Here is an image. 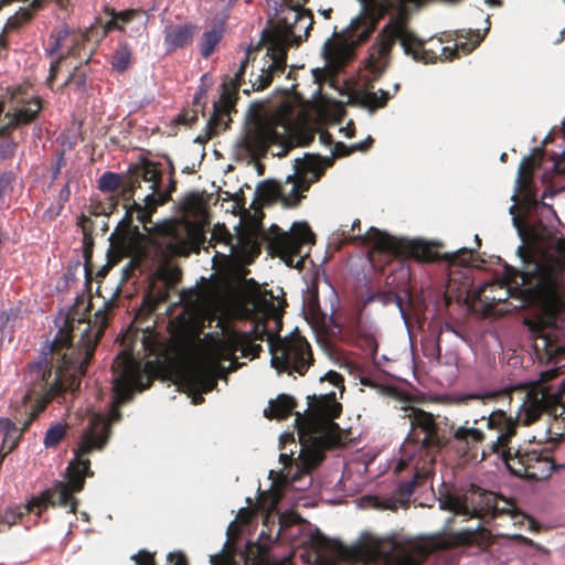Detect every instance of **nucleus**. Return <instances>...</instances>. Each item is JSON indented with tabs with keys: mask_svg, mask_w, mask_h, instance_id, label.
I'll return each instance as SVG.
<instances>
[{
	"mask_svg": "<svg viewBox=\"0 0 565 565\" xmlns=\"http://www.w3.org/2000/svg\"><path fill=\"white\" fill-rule=\"evenodd\" d=\"M109 306L110 301L104 302L94 315L97 327H86L77 341L71 331L60 328L52 341L41 344L35 360L26 364L23 375L26 395L35 399L38 412L51 401H66L67 393L75 394L81 390L82 380L109 322Z\"/></svg>",
	"mask_w": 565,
	"mask_h": 565,
	"instance_id": "nucleus-1",
	"label": "nucleus"
},
{
	"mask_svg": "<svg viewBox=\"0 0 565 565\" xmlns=\"http://www.w3.org/2000/svg\"><path fill=\"white\" fill-rule=\"evenodd\" d=\"M137 384V370L128 356H117L111 366V402L108 413H94L88 426L83 430L75 456L68 463L67 481L55 480L39 495L32 497L25 504L30 513L41 516L50 507H61L67 513H75L78 500L71 497L83 490L86 477H93L90 460L86 458L94 450H103L111 434V424L121 419L119 406L132 399Z\"/></svg>",
	"mask_w": 565,
	"mask_h": 565,
	"instance_id": "nucleus-2",
	"label": "nucleus"
},
{
	"mask_svg": "<svg viewBox=\"0 0 565 565\" xmlns=\"http://www.w3.org/2000/svg\"><path fill=\"white\" fill-rule=\"evenodd\" d=\"M296 158L292 164V173L287 174L285 182L276 180L260 181L254 193L253 203L258 199L266 201L281 199L288 207H295L299 204L302 195L300 192L308 191L310 185L317 182L323 174V168L318 159Z\"/></svg>",
	"mask_w": 565,
	"mask_h": 565,
	"instance_id": "nucleus-3",
	"label": "nucleus"
},
{
	"mask_svg": "<svg viewBox=\"0 0 565 565\" xmlns=\"http://www.w3.org/2000/svg\"><path fill=\"white\" fill-rule=\"evenodd\" d=\"M381 41L397 40L406 55H411L415 61L433 63L438 58L451 61L455 57L472 52L484 38H428L429 41L436 40L433 46L427 47L424 38H376Z\"/></svg>",
	"mask_w": 565,
	"mask_h": 565,
	"instance_id": "nucleus-4",
	"label": "nucleus"
},
{
	"mask_svg": "<svg viewBox=\"0 0 565 565\" xmlns=\"http://www.w3.org/2000/svg\"><path fill=\"white\" fill-rule=\"evenodd\" d=\"M392 43L390 41L377 40L369 49V55L363 62V74L361 81L364 87L359 93L361 103L374 110L383 107L391 95L387 90L380 88L377 92H371L373 83L377 81L385 72L388 64Z\"/></svg>",
	"mask_w": 565,
	"mask_h": 565,
	"instance_id": "nucleus-5",
	"label": "nucleus"
},
{
	"mask_svg": "<svg viewBox=\"0 0 565 565\" xmlns=\"http://www.w3.org/2000/svg\"><path fill=\"white\" fill-rule=\"evenodd\" d=\"M360 553L382 565H411L408 544L401 539L377 536L371 532H362L356 541Z\"/></svg>",
	"mask_w": 565,
	"mask_h": 565,
	"instance_id": "nucleus-6",
	"label": "nucleus"
},
{
	"mask_svg": "<svg viewBox=\"0 0 565 565\" xmlns=\"http://www.w3.org/2000/svg\"><path fill=\"white\" fill-rule=\"evenodd\" d=\"M277 233L276 247L281 260L290 268L301 270L308 253L302 255L303 245L315 244V234L307 222H294L289 231H281L278 225H271Z\"/></svg>",
	"mask_w": 565,
	"mask_h": 565,
	"instance_id": "nucleus-7",
	"label": "nucleus"
},
{
	"mask_svg": "<svg viewBox=\"0 0 565 565\" xmlns=\"http://www.w3.org/2000/svg\"><path fill=\"white\" fill-rule=\"evenodd\" d=\"M305 38H259L256 49L266 46V56L270 62L267 66L268 74L259 75L253 84L255 90L267 88L274 73H284L287 66V51L290 45H300Z\"/></svg>",
	"mask_w": 565,
	"mask_h": 565,
	"instance_id": "nucleus-8",
	"label": "nucleus"
},
{
	"mask_svg": "<svg viewBox=\"0 0 565 565\" xmlns=\"http://www.w3.org/2000/svg\"><path fill=\"white\" fill-rule=\"evenodd\" d=\"M106 19H97V23L106 35L109 32L139 33L147 30L149 14L143 9H126L116 11L114 8L106 7Z\"/></svg>",
	"mask_w": 565,
	"mask_h": 565,
	"instance_id": "nucleus-9",
	"label": "nucleus"
},
{
	"mask_svg": "<svg viewBox=\"0 0 565 565\" xmlns=\"http://www.w3.org/2000/svg\"><path fill=\"white\" fill-rule=\"evenodd\" d=\"M311 362L310 345L302 339L285 342L281 354L274 353L270 359L271 367H275L278 372H297L299 375H305Z\"/></svg>",
	"mask_w": 565,
	"mask_h": 565,
	"instance_id": "nucleus-10",
	"label": "nucleus"
},
{
	"mask_svg": "<svg viewBox=\"0 0 565 565\" xmlns=\"http://www.w3.org/2000/svg\"><path fill=\"white\" fill-rule=\"evenodd\" d=\"M354 238L363 244L371 241H374L379 245L394 244L403 253L419 262H429L434 259L433 252L429 249L427 243L420 238H395L387 232L381 231L374 226H371L365 234H359Z\"/></svg>",
	"mask_w": 565,
	"mask_h": 565,
	"instance_id": "nucleus-11",
	"label": "nucleus"
},
{
	"mask_svg": "<svg viewBox=\"0 0 565 565\" xmlns=\"http://www.w3.org/2000/svg\"><path fill=\"white\" fill-rule=\"evenodd\" d=\"M313 17L301 9L286 8L280 11L276 30L264 29L260 35H310Z\"/></svg>",
	"mask_w": 565,
	"mask_h": 565,
	"instance_id": "nucleus-12",
	"label": "nucleus"
},
{
	"mask_svg": "<svg viewBox=\"0 0 565 565\" xmlns=\"http://www.w3.org/2000/svg\"><path fill=\"white\" fill-rule=\"evenodd\" d=\"M366 38H327L321 55L324 60V66L342 67L353 61L356 56V50L363 44Z\"/></svg>",
	"mask_w": 565,
	"mask_h": 565,
	"instance_id": "nucleus-13",
	"label": "nucleus"
},
{
	"mask_svg": "<svg viewBox=\"0 0 565 565\" xmlns=\"http://www.w3.org/2000/svg\"><path fill=\"white\" fill-rule=\"evenodd\" d=\"M282 135L271 125L259 124L246 130L237 140L236 147L250 153L265 152L270 145L279 143Z\"/></svg>",
	"mask_w": 565,
	"mask_h": 565,
	"instance_id": "nucleus-14",
	"label": "nucleus"
},
{
	"mask_svg": "<svg viewBox=\"0 0 565 565\" xmlns=\"http://www.w3.org/2000/svg\"><path fill=\"white\" fill-rule=\"evenodd\" d=\"M307 399L308 402L303 413H296V420L305 416L308 412L315 414L316 417H337L341 409V405L337 402V393L334 391L318 395H308Z\"/></svg>",
	"mask_w": 565,
	"mask_h": 565,
	"instance_id": "nucleus-15",
	"label": "nucleus"
},
{
	"mask_svg": "<svg viewBox=\"0 0 565 565\" xmlns=\"http://www.w3.org/2000/svg\"><path fill=\"white\" fill-rule=\"evenodd\" d=\"M430 478L431 473L429 470L416 469L413 472L411 479L398 481L394 490V502L390 505V508L395 510L398 507H406L414 491L422 487Z\"/></svg>",
	"mask_w": 565,
	"mask_h": 565,
	"instance_id": "nucleus-16",
	"label": "nucleus"
},
{
	"mask_svg": "<svg viewBox=\"0 0 565 565\" xmlns=\"http://www.w3.org/2000/svg\"><path fill=\"white\" fill-rule=\"evenodd\" d=\"M222 93L220 95L218 100L213 103V113L210 119L206 121V131L210 136H213L217 132L218 126L223 121V117L227 116L228 109L232 105V93L227 88V84L224 82L221 85Z\"/></svg>",
	"mask_w": 565,
	"mask_h": 565,
	"instance_id": "nucleus-17",
	"label": "nucleus"
},
{
	"mask_svg": "<svg viewBox=\"0 0 565 565\" xmlns=\"http://www.w3.org/2000/svg\"><path fill=\"white\" fill-rule=\"evenodd\" d=\"M439 509L450 511L455 516H462L463 520L480 519L482 510L469 504L467 500L459 498L445 497L439 498Z\"/></svg>",
	"mask_w": 565,
	"mask_h": 565,
	"instance_id": "nucleus-18",
	"label": "nucleus"
},
{
	"mask_svg": "<svg viewBox=\"0 0 565 565\" xmlns=\"http://www.w3.org/2000/svg\"><path fill=\"white\" fill-rule=\"evenodd\" d=\"M43 7V0H33L28 8H20L13 15H11L3 24L0 35L8 33L19 32L25 23L30 22L34 11Z\"/></svg>",
	"mask_w": 565,
	"mask_h": 565,
	"instance_id": "nucleus-19",
	"label": "nucleus"
},
{
	"mask_svg": "<svg viewBox=\"0 0 565 565\" xmlns=\"http://www.w3.org/2000/svg\"><path fill=\"white\" fill-rule=\"evenodd\" d=\"M313 466V462L309 465H300L296 463L291 466L286 472H284L281 478H284L294 489L298 491L307 490L312 483V477L310 475V468Z\"/></svg>",
	"mask_w": 565,
	"mask_h": 565,
	"instance_id": "nucleus-20",
	"label": "nucleus"
},
{
	"mask_svg": "<svg viewBox=\"0 0 565 565\" xmlns=\"http://www.w3.org/2000/svg\"><path fill=\"white\" fill-rule=\"evenodd\" d=\"M266 329L253 326L249 333H241L234 339V345L241 350L243 356H247V352H257L262 350V345L256 341H263L266 337Z\"/></svg>",
	"mask_w": 565,
	"mask_h": 565,
	"instance_id": "nucleus-21",
	"label": "nucleus"
},
{
	"mask_svg": "<svg viewBox=\"0 0 565 565\" xmlns=\"http://www.w3.org/2000/svg\"><path fill=\"white\" fill-rule=\"evenodd\" d=\"M295 406V397L281 393L274 401H269V406L264 409V415L267 418H285L294 412Z\"/></svg>",
	"mask_w": 565,
	"mask_h": 565,
	"instance_id": "nucleus-22",
	"label": "nucleus"
},
{
	"mask_svg": "<svg viewBox=\"0 0 565 565\" xmlns=\"http://www.w3.org/2000/svg\"><path fill=\"white\" fill-rule=\"evenodd\" d=\"M90 257V252L84 253V265L82 263V259L79 255L73 256L67 264L66 271L62 276V280L65 281V285H70L74 282L77 279V274L81 270L83 266V273L85 276V285L89 286L90 284V276L87 267L88 258Z\"/></svg>",
	"mask_w": 565,
	"mask_h": 565,
	"instance_id": "nucleus-23",
	"label": "nucleus"
},
{
	"mask_svg": "<svg viewBox=\"0 0 565 565\" xmlns=\"http://www.w3.org/2000/svg\"><path fill=\"white\" fill-rule=\"evenodd\" d=\"M440 338H441V330H438L436 333L427 334L422 339L423 354L429 361H436V362L440 361V358H441Z\"/></svg>",
	"mask_w": 565,
	"mask_h": 565,
	"instance_id": "nucleus-24",
	"label": "nucleus"
},
{
	"mask_svg": "<svg viewBox=\"0 0 565 565\" xmlns=\"http://www.w3.org/2000/svg\"><path fill=\"white\" fill-rule=\"evenodd\" d=\"M131 49L127 43H120L113 52L110 64L114 71L124 73L129 67Z\"/></svg>",
	"mask_w": 565,
	"mask_h": 565,
	"instance_id": "nucleus-25",
	"label": "nucleus"
},
{
	"mask_svg": "<svg viewBox=\"0 0 565 565\" xmlns=\"http://www.w3.org/2000/svg\"><path fill=\"white\" fill-rule=\"evenodd\" d=\"M136 175L145 182L157 183L160 185L162 178V170L159 164L153 161H145L137 168Z\"/></svg>",
	"mask_w": 565,
	"mask_h": 565,
	"instance_id": "nucleus-26",
	"label": "nucleus"
},
{
	"mask_svg": "<svg viewBox=\"0 0 565 565\" xmlns=\"http://www.w3.org/2000/svg\"><path fill=\"white\" fill-rule=\"evenodd\" d=\"M552 134H547L545 136V138L543 139L542 141V145L541 146H536L532 149V152L527 156H524L523 159H522V162L520 163L519 168H518V172H516V179H515V189H514V192L511 196V200H515L520 189H521V185H522V177H523V170H524V167L525 164H527V162H530L533 158L534 154L539 153V152H542L543 151V146L544 145H547L548 142H552Z\"/></svg>",
	"mask_w": 565,
	"mask_h": 565,
	"instance_id": "nucleus-27",
	"label": "nucleus"
},
{
	"mask_svg": "<svg viewBox=\"0 0 565 565\" xmlns=\"http://www.w3.org/2000/svg\"><path fill=\"white\" fill-rule=\"evenodd\" d=\"M504 505L499 507L495 502H491L490 500L487 501V510L488 513H490L492 516L497 515H509L512 520H518L519 518L525 519V516L522 514V512L510 501L503 500Z\"/></svg>",
	"mask_w": 565,
	"mask_h": 565,
	"instance_id": "nucleus-28",
	"label": "nucleus"
},
{
	"mask_svg": "<svg viewBox=\"0 0 565 565\" xmlns=\"http://www.w3.org/2000/svg\"><path fill=\"white\" fill-rule=\"evenodd\" d=\"M192 38H163L162 42L158 38L156 43L159 55H168L177 49H182L191 43Z\"/></svg>",
	"mask_w": 565,
	"mask_h": 565,
	"instance_id": "nucleus-29",
	"label": "nucleus"
},
{
	"mask_svg": "<svg viewBox=\"0 0 565 565\" xmlns=\"http://www.w3.org/2000/svg\"><path fill=\"white\" fill-rule=\"evenodd\" d=\"M192 385L201 393L206 394L215 390L217 381L203 372H194L190 375Z\"/></svg>",
	"mask_w": 565,
	"mask_h": 565,
	"instance_id": "nucleus-30",
	"label": "nucleus"
},
{
	"mask_svg": "<svg viewBox=\"0 0 565 565\" xmlns=\"http://www.w3.org/2000/svg\"><path fill=\"white\" fill-rule=\"evenodd\" d=\"M66 435V427L62 423L57 422L50 426L45 433L43 444L45 448H52L57 446Z\"/></svg>",
	"mask_w": 565,
	"mask_h": 565,
	"instance_id": "nucleus-31",
	"label": "nucleus"
},
{
	"mask_svg": "<svg viewBox=\"0 0 565 565\" xmlns=\"http://www.w3.org/2000/svg\"><path fill=\"white\" fill-rule=\"evenodd\" d=\"M39 110H40V106H38L36 109H32V108L18 109L14 113V115L10 118L7 126L10 128H17L21 124H29L38 117Z\"/></svg>",
	"mask_w": 565,
	"mask_h": 565,
	"instance_id": "nucleus-32",
	"label": "nucleus"
},
{
	"mask_svg": "<svg viewBox=\"0 0 565 565\" xmlns=\"http://www.w3.org/2000/svg\"><path fill=\"white\" fill-rule=\"evenodd\" d=\"M373 142V138L371 136H367L365 140L359 141L356 143L351 145L349 148L345 143L339 141L334 146L333 154L337 156H345L353 151H366Z\"/></svg>",
	"mask_w": 565,
	"mask_h": 565,
	"instance_id": "nucleus-33",
	"label": "nucleus"
},
{
	"mask_svg": "<svg viewBox=\"0 0 565 565\" xmlns=\"http://www.w3.org/2000/svg\"><path fill=\"white\" fill-rule=\"evenodd\" d=\"M121 182L119 173L106 171L98 179V189L102 192H114L116 191Z\"/></svg>",
	"mask_w": 565,
	"mask_h": 565,
	"instance_id": "nucleus-34",
	"label": "nucleus"
},
{
	"mask_svg": "<svg viewBox=\"0 0 565 565\" xmlns=\"http://www.w3.org/2000/svg\"><path fill=\"white\" fill-rule=\"evenodd\" d=\"M9 129H10V127H8V126L0 127V137L3 138V140L0 142V159L1 160H7V159L11 158L14 154L17 147H18V142H15L13 139L7 137Z\"/></svg>",
	"mask_w": 565,
	"mask_h": 565,
	"instance_id": "nucleus-35",
	"label": "nucleus"
},
{
	"mask_svg": "<svg viewBox=\"0 0 565 565\" xmlns=\"http://www.w3.org/2000/svg\"><path fill=\"white\" fill-rule=\"evenodd\" d=\"M149 188L151 192L145 196L143 201L147 206H151L152 211H154L157 205L164 204L169 201V193L159 190L160 185L152 183Z\"/></svg>",
	"mask_w": 565,
	"mask_h": 565,
	"instance_id": "nucleus-36",
	"label": "nucleus"
},
{
	"mask_svg": "<svg viewBox=\"0 0 565 565\" xmlns=\"http://www.w3.org/2000/svg\"><path fill=\"white\" fill-rule=\"evenodd\" d=\"M210 563L211 565H237L235 555H232L228 550V539L224 542L218 553L210 555Z\"/></svg>",
	"mask_w": 565,
	"mask_h": 565,
	"instance_id": "nucleus-37",
	"label": "nucleus"
},
{
	"mask_svg": "<svg viewBox=\"0 0 565 565\" xmlns=\"http://www.w3.org/2000/svg\"><path fill=\"white\" fill-rule=\"evenodd\" d=\"M256 46H257V44L254 45L253 42H250L246 46L239 45V49L245 51V55H244L243 60H241V62H239V67H238L237 72L234 74L233 81H234L235 88H238V86L241 85V82L243 81L244 75H245V70L249 63L250 52L253 50H257Z\"/></svg>",
	"mask_w": 565,
	"mask_h": 565,
	"instance_id": "nucleus-38",
	"label": "nucleus"
},
{
	"mask_svg": "<svg viewBox=\"0 0 565 565\" xmlns=\"http://www.w3.org/2000/svg\"><path fill=\"white\" fill-rule=\"evenodd\" d=\"M330 287H331L330 295H329L330 315H329L328 321H329V326L331 328L337 329V331L339 333H341L342 326H341V323L338 322V320L335 318L338 306L340 303V298H339L337 290L331 285H330Z\"/></svg>",
	"mask_w": 565,
	"mask_h": 565,
	"instance_id": "nucleus-39",
	"label": "nucleus"
},
{
	"mask_svg": "<svg viewBox=\"0 0 565 565\" xmlns=\"http://www.w3.org/2000/svg\"><path fill=\"white\" fill-rule=\"evenodd\" d=\"M21 438V431L17 425L9 418H0V437Z\"/></svg>",
	"mask_w": 565,
	"mask_h": 565,
	"instance_id": "nucleus-40",
	"label": "nucleus"
},
{
	"mask_svg": "<svg viewBox=\"0 0 565 565\" xmlns=\"http://www.w3.org/2000/svg\"><path fill=\"white\" fill-rule=\"evenodd\" d=\"M395 294L388 292V291H375L370 292L364 299V305H369L371 302L377 301L381 302L383 306H387L394 301Z\"/></svg>",
	"mask_w": 565,
	"mask_h": 565,
	"instance_id": "nucleus-41",
	"label": "nucleus"
},
{
	"mask_svg": "<svg viewBox=\"0 0 565 565\" xmlns=\"http://www.w3.org/2000/svg\"><path fill=\"white\" fill-rule=\"evenodd\" d=\"M512 224L515 227L520 239L522 241V244L519 245L516 248V255L520 257L522 264H525V262H526V255L524 252L525 233H524V231L521 226V223L516 216L512 217Z\"/></svg>",
	"mask_w": 565,
	"mask_h": 565,
	"instance_id": "nucleus-42",
	"label": "nucleus"
},
{
	"mask_svg": "<svg viewBox=\"0 0 565 565\" xmlns=\"http://www.w3.org/2000/svg\"><path fill=\"white\" fill-rule=\"evenodd\" d=\"M83 301H84V296L77 294L76 297H75L74 303H72L67 308V312L64 316V324H65V327H68L70 324H72L74 322L75 316L78 313V306L81 303H83Z\"/></svg>",
	"mask_w": 565,
	"mask_h": 565,
	"instance_id": "nucleus-43",
	"label": "nucleus"
},
{
	"mask_svg": "<svg viewBox=\"0 0 565 565\" xmlns=\"http://www.w3.org/2000/svg\"><path fill=\"white\" fill-rule=\"evenodd\" d=\"M431 422H433L431 416L425 414L424 418L419 423V425L422 426L423 434H424L423 438L420 439L419 448H425L429 444V440L431 437Z\"/></svg>",
	"mask_w": 565,
	"mask_h": 565,
	"instance_id": "nucleus-44",
	"label": "nucleus"
},
{
	"mask_svg": "<svg viewBox=\"0 0 565 565\" xmlns=\"http://www.w3.org/2000/svg\"><path fill=\"white\" fill-rule=\"evenodd\" d=\"M222 39L223 38H205L204 42L201 44L202 56L207 58L214 52Z\"/></svg>",
	"mask_w": 565,
	"mask_h": 565,
	"instance_id": "nucleus-45",
	"label": "nucleus"
},
{
	"mask_svg": "<svg viewBox=\"0 0 565 565\" xmlns=\"http://www.w3.org/2000/svg\"><path fill=\"white\" fill-rule=\"evenodd\" d=\"M13 174L2 172L0 174V200L12 190Z\"/></svg>",
	"mask_w": 565,
	"mask_h": 565,
	"instance_id": "nucleus-46",
	"label": "nucleus"
},
{
	"mask_svg": "<svg viewBox=\"0 0 565 565\" xmlns=\"http://www.w3.org/2000/svg\"><path fill=\"white\" fill-rule=\"evenodd\" d=\"M294 455H295V450H290L289 454L287 452H281L279 455V462L284 466L279 473L282 475L284 472H286L291 466H295L297 462H295V458H294Z\"/></svg>",
	"mask_w": 565,
	"mask_h": 565,
	"instance_id": "nucleus-47",
	"label": "nucleus"
},
{
	"mask_svg": "<svg viewBox=\"0 0 565 565\" xmlns=\"http://www.w3.org/2000/svg\"><path fill=\"white\" fill-rule=\"evenodd\" d=\"M512 537L515 541L520 542L521 544H523L525 546H530L532 548H535L536 551H540V552H543V553H547L548 552L544 546H542L541 544L534 542L530 537H526V536H524L522 534H514Z\"/></svg>",
	"mask_w": 565,
	"mask_h": 565,
	"instance_id": "nucleus-48",
	"label": "nucleus"
},
{
	"mask_svg": "<svg viewBox=\"0 0 565 565\" xmlns=\"http://www.w3.org/2000/svg\"><path fill=\"white\" fill-rule=\"evenodd\" d=\"M167 561L170 562L171 565H188L186 557L181 551L168 553Z\"/></svg>",
	"mask_w": 565,
	"mask_h": 565,
	"instance_id": "nucleus-49",
	"label": "nucleus"
},
{
	"mask_svg": "<svg viewBox=\"0 0 565 565\" xmlns=\"http://www.w3.org/2000/svg\"><path fill=\"white\" fill-rule=\"evenodd\" d=\"M65 164V154H64V151H61L57 157H56V160H55V164L54 167H52V170H51V179L52 181L56 180L60 172H61V168Z\"/></svg>",
	"mask_w": 565,
	"mask_h": 565,
	"instance_id": "nucleus-50",
	"label": "nucleus"
},
{
	"mask_svg": "<svg viewBox=\"0 0 565 565\" xmlns=\"http://www.w3.org/2000/svg\"><path fill=\"white\" fill-rule=\"evenodd\" d=\"M393 302L396 305L399 316L405 324V328H406L407 332L409 333V320H408V315L403 307V299L401 298V296H395Z\"/></svg>",
	"mask_w": 565,
	"mask_h": 565,
	"instance_id": "nucleus-51",
	"label": "nucleus"
},
{
	"mask_svg": "<svg viewBox=\"0 0 565 565\" xmlns=\"http://www.w3.org/2000/svg\"><path fill=\"white\" fill-rule=\"evenodd\" d=\"M511 435H512L511 431L499 434L497 436V439L494 441H492L491 450L493 452H500L501 449H502L503 444L507 441V439H509L511 437Z\"/></svg>",
	"mask_w": 565,
	"mask_h": 565,
	"instance_id": "nucleus-52",
	"label": "nucleus"
},
{
	"mask_svg": "<svg viewBox=\"0 0 565 565\" xmlns=\"http://www.w3.org/2000/svg\"><path fill=\"white\" fill-rule=\"evenodd\" d=\"M482 529V523L480 521H478L475 525L472 526H468V527H465V529H461L460 530V534L465 537V539H468V540H471L475 537V535L480 532Z\"/></svg>",
	"mask_w": 565,
	"mask_h": 565,
	"instance_id": "nucleus-53",
	"label": "nucleus"
},
{
	"mask_svg": "<svg viewBox=\"0 0 565 565\" xmlns=\"http://www.w3.org/2000/svg\"><path fill=\"white\" fill-rule=\"evenodd\" d=\"M564 468H565V462L564 463H547L546 462L544 465V468L541 471V478H548L552 475V472L558 471Z\"/></svg>",
	"mask_w": 565,
	"mask_h": 565,
	"instance_id": "nucleus-54",
	"label": "nucleus"
},
{
	"mask_svg": "<svg viewBox=\"0 0 565 565\" xmlns=\"http://www.w3.org/2000/svg\"><path fill=\"white\" fill-rule=\"evenodd\" d=\"M470 427L459 426L454 431V438L460 443H465L468 446V435Z\"/></svg>",
	"mask_w": 565,
	"mask_h": 565,
	"instance_id": "nucleus-55",
	"label": "nucleus"
},
{
	"mask_svg": "<svg viewBox=\"0 0 565 565\" xmlns=\"http://www.w3.org/2000/svg\"><path fill=\"white\" fill-rule=\"evenodd\" d=\"M320 381H329L334 386H339L342 381V376L338 372L330 370L320 377Z\"/></svg>",
	"mask_w": 565,
	"mask_h": 565,
	"instance_id": "nucleus-56",
	"label": "nucleus"
},
{
	"mask_svg": "<svg viewBox=\"0 0 565 565\" xmlns=\"http://www.w3.org/2000/svg\"><path fill=\"white\" fill-rule=\"evenodd\" d=\"M483 437H484V434L480 429L470 427V431L468 435V446L470 445V443L477 444V443L482 441Z\"/></svg>",
	"mask_w": 565,
	"mask_h": 565,
	"instance_id": "nucleus-57",
	"label": "nucleus"
},
{
	"mask_svg": "<svg viewBox=\"0 0 565 565\" xmlns=\"http://www.w3.org/2000/svg\"><path fill=\"white\" fill-rule=\"evenodd\" d=\"M360 383L364 386H369L372 388H377L379 384L376 383L374 376L370 373H361Z\"/></svg>",
	"mask_w": 565,
	"mask_h": 565,
	"instance_id": "nucleus-58",
	"label": "nucleus"
},
{
	"mask_svg": "<svg viewBox=\"0 0 565 565\" xmlns=\"http://www.w3.org/2000/svg\"><path fill=\"white\" fill-rule=\"evenodd\" d=\"M386 29H387V26L384 28L377 35H396V36H399V35H414L413 33H409V32L404 30L403 23H398V25L396 26V30H394L392 32H387Z\"/></svg>",
	"mask_w": 565,
	"mask_h": 565,
	"instance_id": "nucleus-59",
	"label": "nucleus"
},
{
	"mask_svg": "<svg viewBox=\"0 0 565 565\" xmlns=\"http://www.w3.org/2000/svg\"><path fill=\"white\" fill-rule=\"evenodd\" d=\"M2 438V450L8 454L11 452L19 444L20 438H14L13 440L11 438Z\"/></svg>",
	"mask_w": 565,
	"mask_h": 565,
	"instance_id": "nucleus-60",
	"label": "nucleus"
},
{
	"mask_svg": "<svg viewBox=\"0 0 565 565\" xmlns=\"http://www.w3.org/2000/svg\"><path fill=\"white\" fill-rule=\"evenodd\" d=\"M64 205L61 202H56V204H52L44 213V215L49 216L51 220L58 216L63 210Z\"/></svg>",
	"mask_w": 565,
	"mask_h": 565,
	"instance_id": "nucleus-61",
	"label": "nucleus"
},
{
	"mask_svg": "<svg viewBox=\"0 0 565 565\" xmlns=\"http://www.w3.org/2000/svg\"><path fill=\"white\" fill-rule=\"evenodd\" d=\"M65 38H55V41L52 43V45L50 46H45V54L47 56H53L55 53H57V51L60 50L61 45H62V40H64Z\"/></svg>",
	"mask_w": 565,
	"mask_h": 565,
	"instance_id": "nucleus-62",
	"label": "nucleus"
},
{
	"mask_svg": "<svg viewBox=\"0 0 565 565\" xmlns=\"http://www.w3.org/2000/svg\"><path fill=\"white\" fill-rule=\"evenodd\" d=\"M563 191H565V184H564V185H562V186H559V188H557V189H555V188H553L552 185H550V186H547V188L544 190V192L542 193V200L547 199V198H548V199H552V198H554L557 193H561V192H563Z\"/></svg>",
	"mask_w": 565,
	"mask_h": 565,
	"instance_id": "nucleus-63",
	"label": "nucleus"
},
{
	"mask_svg": "<svg viewBox=\"0 0 565 565\" xmlns=\"http://www.w3.org/2000/svg\"><path fill=\"white\" fill-rule=\"evenodd\" d=\"M75 86L78 90L85 92L87 87V77L84 73H81L74 77Z\"/></svg>",
	"mask_w": 565,
	"mask_h": 565,
	"instance_id": "nucleus-64",
	"label": "nucleus"
}]
</instances>
